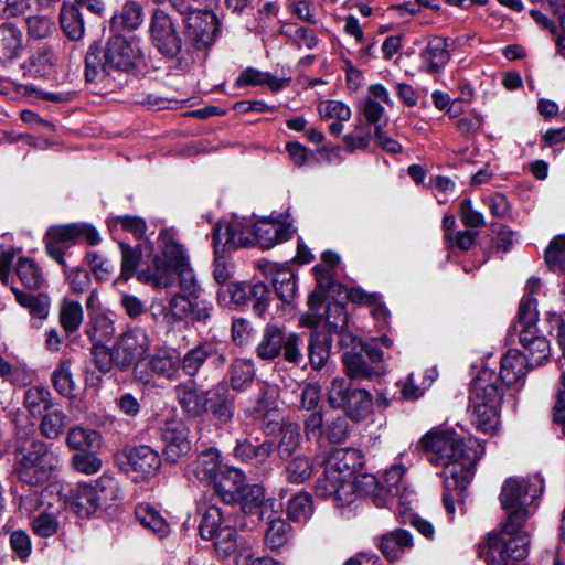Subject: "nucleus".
Wrapping results in <instances>:
<instances>
[{"instance_id":"f257e3e1","label":"nucleus","mask_w":565,"mask_h":565,"mask_svg":"<svg viewBox=\"0 0 565 565\" xmlns=\"http://www.w3.org/2000/svg\"><path fill=\"white\" fill-rule=\"evenodd\" d=\"M422 447L427 459L435 466H443L445 493L444 507L449 515L455 514V500L475 476L479 460L478 450L450 429H434L423 436Z\"/></svg>"},{"instance_id":"f03ea898","label":"nucleus","mask_w":565,"mask_h":565,"mask_svg":"<svg viewBox=\"0 0 565 565\" xmlns=\"http://www.w3.org/2000/svg\"><path fill=\"white\" fill-rule=\"evenodd\" d=\"M363 455L355 448H338L329 454L318 455L317 463L323 467L322 475L315 484V493L321 498H332L340 504L353 501L354 490L361 482L376 487L373 476H361L354 483L353 475L363 466Z\"/></svg>"},{"instance_id":"7ed1b4c3","label":"nucleus","mask_w":565,"mask_h":565,"mask_svg":"<svg viewBox=\"0 0 565 565\" xmlns=\"http://www.w3.org/2000/svg\"><path fill=\"white\" fill-rule=\"evenodd\" d=\"M162 257L154 256L152 270H140L137 278L153 288L168 289L175 285L190 296H200L199 285L190 266L184 248L178 244L168 231L159 235Z\"/></svg>"},{"instance_id":"20e7f679","label":"nucleus","mask_w":565,"mask_h":565,"mask_svg":"<svg viewBox=\"0 0 565 565\" xmlns=\"http://www.w3.org/2000/svg\"><path fill=\"white\" fill-rule=\"evenodd\" d=\"M141 60V52L121 35L107 41L104 52L98 46H89L85 57V77L92 83L120 81L131 74Z\"/></svg>"},{"instance_id":"39448f33","label":"nucleus","mask_w":565,"mask_h":565,"mask_svg":"<svg viewBox=\"0 0 565 565\" xmlns=\"http://www.w3.org/2000/svg\"><path fill=\"white\" fill-rule=\"evenodd\" d=\"M14 454L19 479L32 486L46 482L58 465L57 456L35 438L33 424L17 426Z\"/></svg>"},{"instance_id":"423d86ee","label":"nucleus","mask_w":565,"mask_h":565,"mask_svg":"<svg viewBox=\"0 0 565 565\" xmlns=\"http://www.w3.org/2000/svg\"><path fill=\"white\" fill-rule=\"evenodd\" d=\"M526 515L518 511L505 521L499 532L490 533L482 552L488 565H518L526 558L530 537L523 526Z\"/></svg>"},{"instance_id":"0eeeda50","label":"nucleus","mask_w":565,"mask_h":565,"mask_svg":"<svg viewBox=\"0 0 565 565\" xmlns=\"http://www.w3.org/2000/svg\"><path fill=\"white\" fill-rule=\"evenodd\" d=\"M536 322V299L526 296L520 302L515 328L519 330V341L529 367L544 364L552 353L550 341L540 334Z\"/></svg>"},{"instance_id":"6e6552de","label":"nucleus","mask_w":565,"mask_h":565,"mask_svg":"<svg viewBox=\"0 0 565 565\" xmlns=\"http://www.w3.org/2000/svg\"><path fill=\"white\" fill-rule=\"evenodd\" d=\"M212 309L211 303L200 301L199 296H190L182 289L173 294L167 305L162 301H154L150 306L153 320L167 326H174L179 322H206L211 318Z\"/></svg>"},{"instance_id":"1a4fd4ad","label":"nucleus","mask_w":565,"mask_h":565,"mask_svg":"<svg viewBox=\"0 0 565 565\" xmlns=\"http://www.w3.org/2000/svg\"><path fill=\"white\" fill-rule=\"evenodd\" d=\"M250 243V234H246L241 221L218 222L213 232L214 246V278L224 284L231 276V270L225 253L238 247H247Z\"/></svg>"},{"instance_id":"9d476101","label":"nucleus","mask_w":565,"mask_h":565,"mask_svg":"<svg viewBox=\"0 0 565 565\" xmlns=\"http://www.w3.org/2000/svg\"><path fill=\"white\" fill-rule=\"evenodd\" d=\"M257 356L262 360H274L282 354L288 363L299 365L302 361L301 339L296 332H286L284 328L268 323L256 348Z\"/></svg>"},{"instance_id":"9b49d317","label":"nucleus","mask_w":565,"mask_h":565,"mask_svg":"<svg viewBox=\"0 0 565 565\" xmlns=\"http://www.w3.org/2000/svg\"><path fill=\"white\" fill-rule=\"evenodd\" d=\"M85 241L89 245L100 242L97 231L85 224H68L51 227L47 232L45 249L50 257L65 266L64 252L71 245Z\"/></svg>"},{"instance_id":"f8f14e48","label":"nucleus","mask_w":565,"mask_h":565,"mask_svg":"<svg viewBox=\"0 0 565 565\" xmlns=\"http://www.w3.org/2000/svg\"><path fill=\"white\" fill-rule=\"evenodd\" d=\"M114 345L119 369L125 371L149 354L151 338L147 329L135 326L124 331L116 339Z\"/></svg>"},{"instance_id":"ddd939ff","label":"nucleus","mask_w":565,"mask_h":565,"mask_svg":"<svg viewBox=\"0 0 565 565\" xmlns=\"http://www.w3.org/2000/svg\"><path fill=\"white\" fill-rule=\"evenodd\" d=\"M149 32L152 44L161 54L175 57L181 52V36L173 21L163 10L157 9L153 11Z\"/></svg>"},{"instance_id":"4468645a","label":"nucleus","mask_w":565,"mask_h":565,"mask_svg":"<svg viewBox=\"0 0 565 565\" xmlns=\"http://www.w3.org/2000/svg\"><path fill=\"white\" fill-rule=\"evenodd\" d=\"M180 360L183 372L192 377L199 373L207 360L214 367L221 369L225 365L227 356L222 343L215 340H205L189 350Z\"/></svg>"},{"instance_id":"2eb2a0df","label":"nucleus","mask_w":565,"mask_h":565,"mask_svg":"<svg viewBox=\"0 0 565 565\" xmlns=\"http://www.w3.org/2000/svg\"><path fill=\"white\" fill-rule=\"evenodd\" d=\"M190 430L181 419L172 418L164 422L161 428L163 455L170 462H177L191 451Z\"/></svg>"},{"instance_id":"dca6fc26","label":"nucleus","mask_w":565,"mask_h":565,"mask_svg":"<svg viewBox=\"0 0 565 565\" xmlns=\"http://www.w3.org/2000/svg\"><path fill=\"white\" fill-rule=\"evenodd\" d=\"M46 492H41L42 510L32 520V530L40 537L56 534L66 522V503L61 499L45 503Z\"/></svg>"},{"instance_id":"f3484780","label":"nucleus","mask_w":565,"mask_h":565,"mask_svg":"<svg viewBox=\"0 0 565 565\" xmlns=\"http://www.w3.org/2000/svg\"><path fill=\"white\" fill-rule=\"evenodd\" d=\"M186 7L189 10L184 14H186L185 23L190 39L198 49L210 46L217 31L215 14L207 10H191L190 6Z\"/></svg>"},{"instance_id":"a211bd4d","label":"nucleus","mask_w":565,"mask_h":565,"mask_svg":"<svg viewBox=\"0 0 565 565\" xmlns=\"http://www.w3.org/2000/svg\"><path fill=\"white\" fill-rule=\"evenodd\" d=\"M120 456L125 459L124 469L137 472L141 477L154 473L161 463L159 454L147 445L127 447Z\"/></svg>"},{"instance_id":"6ab92c4d","label":"nucleus","mask_w":565,"mask_h":565,"mask_svg":"<svg viewBox=\"0 0 565 565\" xmlns=\"http://www.w3.org/2000/svg\"><path fill=\"white\" fill-rule=\"evenodd\" d=\"M233 221H239V218ZM241 222L246 234H250L249 245L256 242L262 248H270L290 237L289 228L276 221L260 220L253 226H249L244 220H241Z\"/></svg>"},{"instance_id":"aec40b11","label":"nucleus","mask_w":565,"mask_h":565,"mask_svg":"<svg viewBox=\"0 0 565 565\" xmlns=\"http://www.w3.org/2000/svg\"><path fill=\"white\" fill-rule=\"evenodd\" d=\"M177 399L191 417H199L207 411L209 392L199 388L193 380H188L175 386Z\"/></svg>"},{"instance_id":"412c9836","label":"nucleus","mask_w":565,"mask_h":565,"mask_svg":"<svg viewBox=\"0 0 565 565\" xmlns=\"http://www.w3.org/2000/svg\"><path fill=\"white\" fill-rule=\"evenodd\" d=\"M501 397L502 392L493 373L483 371L472 380L469 396L471 405H500Z\"/></svg>"},{"instance_id":"4be33fe9","label":"nucleus","mask_w":565,"mask_h":565,"mask_svg":"<svg viewBox=\"0 0 565 565\" xmlns=\"http://www.w3.org/2000/svg\"><path fill=\"white\" fill-rule=\"evenodd\" d=\"M529 491V481L526 479L509 478L505 480L501 489L500 501L505 510H513L507 521L518 511L524 512L527 516V510L522 505L526 501Z\"/></svg>"},{"instance_id":"5701e85b","label":"nucleus","mask_w":565,"mask_h":565,"mask_svg":"<svg viewBox=\"0 0 565 565\" xmlns=\"http://www.w3.org/2000/svg\"><path fill=\"white\" fill-rule=\"evenodd\" d=\"M221 473V456L215 448H209L198 455L189 466V475L201 482L211 483Z\"/></svg>"},{"instance_id":"b1692460","label":"nucleus","mask_w":565,"mask_h":565,"mask_svg":"<svg viewBox=\"0 0 565 565\" xmlns=\"http://www.w3.org/2000/svg\"><path fill=\"white\" fill-rule=\"evenodd\" d=\"M422 68L427 73H437L450 60L449 44L441 36L431 38L420 53Z\"/></svg>"},{"instance_id":"393cba45","label":"nucleus","mask_w":565,"mask_h":565,"mask_svg":"<svg viewBox=\"0 0 565 565\" xmlns=\"http://www.w3.org/2000/svg\"><path fill=\"white\" fill-rule=\"evenodd\" d=\"M213 484L216 494L226 504L235 503L238 494L247 486L244 473L235 468L221 471Z\"/></svg>"},{"instance_id":"a878e982","label":"nucleus","mask_w":565,"mask_h":565,"mask_svg":"<svg viewBox=\"0 0 565 565\" xmlns=\"http://www.w3.org/2000/svg\"><path fill=\"white\" fill-rule=\"evenodd\" d=\"M67 502L71 510L81 518H88L102 509L92 483L77 484L71 490Z\"/></svg>"},{"instance_id":"bb28decb","label":"nucleus","mask_w":565,"mask_h":565,"mask_svg":"<svg viewBox=\"0 0 565 565\" xmlns=\"http://www.w3.org/2000/svg\"><path fill=\"white\" fill-rule=\"evenodd\" d=\"M210 411L221 424L232 422L235 414V397L225 383H218L211 390Z\"/></svg>"},{"instance_id":"cd10ccee","label":"nucleus","mask_w":565,"mask_h":565,"mask_svg":"<svg viewBox=\"0 0 565 565\" xmlns=\"http://www.w3.org/2000/svg\"><path fill=\"white\" fill-rule=\"evenodd\" d=\"M345 374L351 380H371L383 372L381 364H371L362 353L345 352L342 356Z\"/></svg>"},{"instance_id":"c85d7f7f","label":"nucleus","mask_w":565,"mask_h":565,"mask_svg":"<svg viewBox=\"0 0 565 565\" xmlns=\"http://www.w3.org/2000/svg\"><path fill=\"white\" fill-rule=\"evenodd\" d=\"M151 371L159 377L177 381L181 373V360L173 349H162L150 358Z\"/></svg>"},{"instance_id":"c756f323","label":"nucleus","mask_w":565,"mask_h":565,"mask_svg":"<svg viewBox=\"0 0 565 565\" xmlns=\"http://www.w3.org/2000/svg\"><path fill=\"white\" fill-rule=\"evenodd\" d=\"M530 367L519 350H509L501 358L500 379L507 385L522 381Z\"/></svg>"},{"instance_id":"7c9ffc66","label":"nucleus","mask_w":565,"mask_h":565,"mask_svg":"<svg viewBox=\"0 0 565 565\" xmlns=\"http://www.w3.org/2000/svg\"><path fill=\"white\" fill-rule=\"evenodd\" d=\"M235 522L236 520H234L227 510H223L217 505H210L202 515L199 525L200 535L203 540L211 539L212 536H215L222 527Z\"/></svg>"},{"instance_id":"2f4dec72","label":"nucleus","mask_w":565,"mask_h":565,"mask_svg":"<svg viewBox=\"0 0 565 565\" xmlns=\"http://www.w3.org/2000/svg\"><path fill=\"white\" fill-rule=\"evenodd\" d=\"M142 6L135 1L126 2L111 19V29L116 32L135 31L143 22Z\"/></svg>"},{"instance_id":"473e14b6","label":"nucleus","mask_w":565,"mask_h":565,"mask_svg":"<svg viewBox=\"0 0 565 565\" xmlns=\"http://www.w3.org/2000/svg\"><path fill=\"white\" fill-rule=\"evenodd\" d=\"M255 376V363L250 359L237 358L230 365L228 382L233 391H246L253 384Z\"/></svg>"},{"instance_id":"72a5a7b5","label":"nucleus","mask_w":565,"mask_h":565,"mask_svg":"<svg viewBox=\"0 0 565 565\" xmlns=\"http://www.w3.org/2000/svg\"><path fill=\"white\" fill-rule=\"evenodd\" d=\"M273 441H264L255 445L248 439L237 440L233 454L243 462H264L274 451Z\"/></svg>"},{"instance_id":"f704fd0d","label":"nucleus","mask_w":565,"mask_h":565,"mask_svg":"<svg viewBox=\"0 0 565 565\" xmlns=\"http://www.w3.org/2000/svg\"><path fill=\"white\" fill-rule=\"evenodd\" d=\"M15 275L22 285L31 290L41 289L45 284L42 268L29 257H20L15 265Z\"/></svg>"},{"instance_id":"c9c22d12","label":"nucleus","mask_w":565,"mask_h":565,"mask_svg":"<svg viewBox=\"0 0 565 565\" xmlns=\"http://www.w3.org/2000/svg\"><path fill=\"white\" fill-rule=\"evenodd\" d=\"M136 519L146 529H149L160 537L170 533V525L158 510L148 503H140L135 509Z\"/></svg>"},{"instance_id":"e433bc0d","label":"nucleus","mask_w":565,"mask_h":565,"mask_svg":"<svg viewBox=\"0 0 565 565\" xmlns=\"http://www.w3.org/2000/svg\"><path fill=\"white\" fill-rule=\"evenodd\" d=\"M413 546L412 536L404 530H395L384 535L380 543V550L390 561H395Z\"/></svg>"},{"instance_id":"4c0bfd02","label":"nucleus","mask_w":565,"mask_h":565,"mask_svg":"<svg viewBox=\"0 0 565 565\" xmlns=\"http://www.w3.org/2000/svg\"><path fill=\"white\" fill-rule=\"evenodd\" d=\"M84 320V311L78 301L63 299L58 308V321L67 334L76 332Z\"/></svg>"},{"instance_id":"58836bf2","label":"nucleus","mask_w":565,"mask_h":565,"mask_svg":"<svg viewBox=\"0 0 565 565\" xmlns=\"http://www.w3.org/2000/svg\"><path fill=\"white\" fill-rule=\"evenodd\" d=\"M116 333L115 322L104 313L90 316L85 328V334L94 343H104L111 339Z\"/></svg>"},{"instance_id":"ea45409f","label":"nucleus","mask_w":565,"mask_h":565,"mask_svg":"<svg viewBox=\"0 0 565 565\" xmlns=\"http://www.w3.org/2000/svg\"><path fill=\"white\" fill-rule=\"evenodd\" d=\"M279 32L298 49L313 50L319 43V39L313 30L297 23H284Z\"/></svg>"},{"instance_id":"a19ab883","label":"nucleus","mask_w":565,"mask_h":565,"mask_svg":"<svg viewBox=\"0 0 565 565\" xmlns=\"http://www.w3.org/2000/svg\"><path fill=\"white\" fill-rule=\"evenodd\" d=\"M331 338L326 332H313L309 340V361L315 370L322 369L330 358Z\"/></svg>"},{"instance_id":"79ce46f5","label":"nucleus","mask_w":565,"mask_h":565,"mask_svg":"<svg viewBox=\"0 0 565 565\" xmlns=\"http://www.w3.org/2000/svg\"><path fill=\"white\" fill-rule=\"evenodd\" d=\"M22 49V32L12 24L0 25V61L12 60Z\"/></svg>"},{"instance_id":"37998d69","label":"nucleus","mask_w":565,"mask_h":565,"mask_svg":"<svg viewBox=\"0 0 565 565\" xmlns=\"http://www.w3.org/2000/svg\"><path fill=\"white\" fill-rule=\"evenodd\" d=\"M61 28L68 39L78 41L84 35V21L76 6L64 4L60 13Z\"/></svg>"},{"instance_id":"c03bdc74","label":"nucleus","mask_w":565,"mask_h":565,"mask_svg":"<svg viewBox=\"0 0 565 565\" xmlns=\"http://www.w3.org/2000/svg\"><path fill=\"white\" fill-rule=\"evenodd\" d=\"M11 290L13 291L18 303L28 308L32 317L43 320L49 316L51 300L47 296L24 292L13 286L11 287Z\"/></svg>"},{"instance_id":"a18cd8bd","label":"nucleus","mask_w":565,"mask_h":565,"mask_svg":"<svg viewBox=\"0 0 565 565\" xmlns=\"http://www.w3.org/2000/svg\"><path fill=\"white\" fill-rule=\"evenodd\" d=\"M347 415L353 420L364 419L372 409V397L371 394L362 388H354L351 393L349 401L341 408Z\"/></svg>"},{"instance_id":"49530a36","label":"nucleus","mask_w":565,"mask_h":565,"mask_svg":"<svg viewBox=\"0 0 565 565\" xmlns=\"http://www.w3.org/2000/svg\"><path fill=\"white\" fill-rule=\"evenodd\" d=\"M281 438L278 444V455L281 459H288L300 446L301 430L297 423H284L280 427Z\"/></svg>"},{"instance_id":"de8ad7c7","label":"nucleus","mask_w":565,"mask_h":565,"mask_svg":"<svg viewBox=\"0 0 565 565\" xmlns=\"http://www.w3.org/2000/svg\"><path fill=\"white\" fill-rule=\"evenodd\" d=\"M291 535L290 525L282 519L278 518L268 524L265 532L264 542L265 545L271 551H278L285 546Z\"/></svg>"},{"instance_id":"09e8293b","label":"nucleus","mask_w":565,"mask_h":565,"mask_svg":"<svg viewBox=\"0 0 565 565\" xmlns=\"http://www.w3.org/2000/svg\"><path fill=\"white\" fill-rule=\"evenodd\" d=\"M102 440V435L97 430L85 429L81 426L71 428L66 437L68 447L75 450L99 447Z\"/></svg>"},{"instance_id":"8fccbe9b","label":"nucleus","mask_w":565,"mask_h":565,"mask_svg":"<svg viewBox=\"0 0 565 565\" xmlns=\"http://www.w3.org/2000/svg\"><path fill=\"white\" fill-rule=\"evenodd\" d=\"M237 522L222 527L215 536L207 539L213 541L214 548L221 557H228L237 551V534H236Z\"/></svg>"},{"instance_id":"3c124183","label":"nucleus","mask_w":565,"mask_h":565,"mask_svg":"<svg viewBox=\"0 0 565 565\" xmlns=\"http://www.w3.org/2000/svg\"><path fill=\"white\" fill-rule=\"evenodd\" d=\"M284 84V81L274 77L269 73H264L252 67L244 70L236 79L238 87L267 85L273 90H279Z\"/></svg>"},{"instance_id":"603ef678","label":"nucleus","mask_w":565,"mask_h":565,"mask_svg":"<svg viewBox=\"0 0 565 565\" xmlns=\"http://www.w3.org/2000/svg\"><path fill=\"white\" fill-rule=\"evenodd\" d=\"M273 285L281 300L290 302L295 298L297 292L296 276L289 268H278L273 277Z\"/></svg>"},{"instance_id":"864d4df0","label":"nucleus","mask_w":565,"mask_h":565,"mask_svg":"<svg viewBox=\"0 0 565 565\" xmlns=\"http://www.w3.org/2000/svg\"><path fill=\"white\" fill-rule=\"evenodd\" d=\"M470 408L475 416V423L479 429L484 433H492L495 430L499 423V405L470 404Z\"/></svg>"},{"instance_id":"5fc2aeb1","label":"nucleus","mask_w":565,"mask_h":565,"mask_svg":"<svg viewBox=\"0 0 565 565\" xmlns=\"http://www.w3.org/2000/svg\"><path fill=\"white\" fill-rule=\"evenodd\" d=\"M265 500V492L259 484H247L238 494L236 502L239 503L245 514H256Z\"/></svg>"},{"instance_id":"6e6d98bb","label":"nucleus","mask_w":565,"mask_h":565,"mask_svg":"<svg viewBox=\"0 0 565 565\" xmlns=\"http://www.w3.org/2000/svg\"><path fill=\"white\" fill-rule=\"evenodd\" d=\"M97 492V499L100 508L111 504L121 498V490L116 479L103 475L93 484Z\"/></svg>"},{"instance_id":"4d7b16f0","label":"nucleus","mask_w":565,"mask_h":565,"mask_svg":"<svg viewBox=\"0 0 565 565\" xmlns=\"http://www.w3.org/2000/svg\"><path fill=\"white\" fill-rule=\"evenodd\" d=\"M313 513L312 499L307 492L294 495L287 505L288 518L294 522H306Z\"/></svg>"},{"instance_id":"13d9d810","label":"nucleus","mask_w":565,"mask_h":565,"mask_svg":"<svg viewBox=\"0 0 565 565\" xmlns=\"http://www.w3.org/2000/svg\"><path fill=\"white\" fill-rule=\"evenodd\" d=\"M24 405L32 415H40L52 407L50 392L41 386H33L25 391Z\"/></svg>"},{"instance_id":"bf43d9fd","label":"nucleus","mask_w":565,"mask_h":565,"mask_svg":"<svg viewBox=\"0 0 565 565\" xmlns=\"http://www.w3.org/2000/svg\"><path fill=\"white\" fill-rule=\"evenodd\" d=\"M353 392L354 388L351 387V383L347 379L334 377L328 387L327 401L332 408L341 409Z\"/></svg>"},{"instance_id":"052dcab7","label":"nucleus","mask_w":565,"mask_h":565,"mask_svg":"<svg viewBox=\"0 0 565 565\" xmlns=\"http://www.w3.org/2000/svg\"><path fill=\"white\" fill-rule=\"evenodd\" d=\"M217 300L223 306L234 303L236 306H245L248 302V285L242 282H233L220 288Z\"/></svg>"},{"instance_id":"680f3d73","label":"nucleus","mask_w":565,"mask_h":565,"mask_svg":"<svg viewBox=\"0 0 565 565\" xmlns=\"http://www.w3.org/2000/svg\"><path fill=\"white\" fill-rule=\"evenodd\" d=\"M67 425V416L60 409L49 411L42 418L41 431L46 438H57Z\"/></svg>"},{"instance_id":"e2e57ef3","label":"nucleus","mask_w":565,"mask_h":565,"mask_svg":"<svg viewBox=\"0 0 565 565\" xmlns=\"http://www.w3.org/2000/svg\"><path fill=\"white\" fill-rule=\"evenodd\" d=\"M52 381L56 391L64 395L71 396L74 393L75 384L71 372V362L62 360L53 372Z\"/></svg>"},{"instance_id":"0e129e2a","label":"nucleus","mask_w":565,"mask_h":565,"mask_svg":"<svg viewBox=\"0 0 565 565\" xmlns=\"http://www.w3.org/2000/svg\"><path fill=\"white\" fill-rule=\"evenodd\" d=\"M57 63V56L50 46H41L31 58L33 72L39 76L49 75Z\"/></svg>"},{"instance_id":"69168bd1","label":"nucleus","mask_w":565,"mask_h":565,"mask_svg":"<svg viewBox=\"0 0 565 565\" xmlns=\"http://www.w3.org/2000/svg\"><path fill=\"white\" fill-rule=\"evenodd\" d=\"M92 355L95 365L102 372H108L114 366L119 369V362L116 358V348L114 344L109 348L104 345V343H94L92 345Z\"/></svg>"},{"instance_id":"338daca9","label":"nucleus","mask_w":565,"mask_h":565,"mask_svg":"<svg viewBox=\"0 0 565 565\" xmlns=\"http://www.w3.org/2000/svg\"><path fill=\"white\" fill-rule=\"evenodd\" d=\"M121 250V274L119 279L127 281L136 273L141 258V252L138 247L134 248L125 243H119Z\"/></svg>"},{"instance_id":"774afa93","label":"nucleus","mask_w":565,"mask_h":565,"mask_svg":"<svg viewBox=\"0 0 565 565\" xmlns=\"http://www.w3.org/2000/svg\"><path fill=\"white\" fill-rule=\"evenodd\" d=\"M545 260L554 270H559L565 265V235L555 236L546 252Z\"/></svg>"}]
</instances>
